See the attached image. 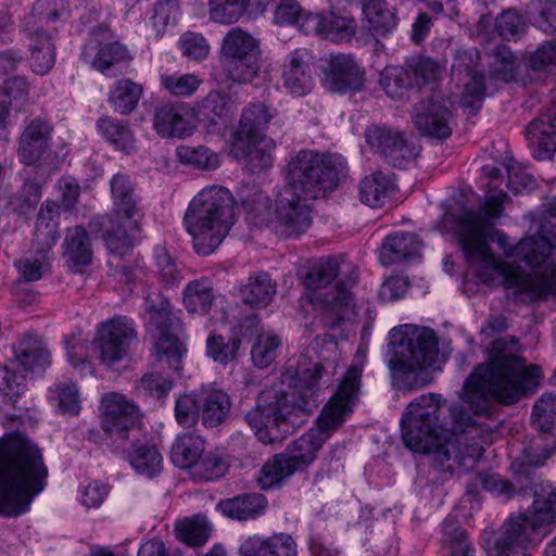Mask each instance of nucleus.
Segmentation results:
<instances>
[{"mask_svg": "<svg viewBox=\"0 0 556 556\" xmlns=\"http://www.w3.org/2000/svg\"><path fill=\"white\" fill-rule=\"evenodd\" d=\"M162 87L174 97H190L201 86L202 79L195 74H163Z\"/></svg>", "mask_w": 556, "mask_h": 556, "instance_id": "60", "label": "nucleus"}, {"mask_svg": "<svg viewBox=\"0 0 556 556\" xmlns=\"http://www.w3.org/2000/svg\"><path fill=\"white\" fill-rule=\"evenodd\" d=\"M540 376L539 366H526L522 357L507 351L506 339H496L489 363L478 365L465 382L466 401L478 403L476 414L488 412L486 399L511 405L538 383Z\"/></svg>", "mask_w": 556, "mask_h": 556, "instance_id": "6", "label": "nucleus"}, {"mask_svg": "<svg viewBox=\"0 0 556 556\" xmlns=\"http://www.w3.org/2000/svg\"><path fill=\"white\" fill-rule=\"evenodd\" d=\"M210 17L219 24H233L245 13L250 0H210Z\"/></svg>", "mask_w": 556, "mask_h": 556, "instance_id": "57", "label": "nucleus"}, {"mask_svg": "<svg viewBox=\"0 0 556 556\" xmlns=\"http://www.w3.org/2000/svg\"><path fill=\"white\" fill-rule=\"evenodd\" d=\"M58 208L53 201H46L40 206L34 235V243L38 248V253L26 255L15 262L24 281H37L43 275L47 265L46 252L56 243L59 238Z\"/></svg>", "mask_w": 556, "mask_h": 556, "instance_id": "16", "label": "nucleus"}, {"mask_svg": "<svg viewBox=\"0 0 556 556\" xmlns=\"http://www.w3.org/2000/svg\"><path fill=\"white\" fill-rule=\"evenodd\" d=\"M276 282L267 273L251 275L240 289L242 301L253 308L266 307L276 294Z\"/></svg>", "mask_w": 556, "mask_h": 556, "instance_id": "36", "label": "nucleus"}, {"mask_svg": "<svg viewBox=\"0 0 556 556\" xmlns=\"http://www.w3.org/2000/svg\"><path fill=\"white\" fill-rule=\"evenodd\" d=\"M202 422L207 428L220 425L230 410L229 396L220 390H204L199 395Z\"/></svg>", "mask_w": 556, "mask_h": 556, "instance_id": "45", "label": "nucleus"}, {"mask_svg": "<svg viewBox=\"0 0 556 556\" xmlns=\"http://www.w3.org/2000/svg\"><path fill=\"white\" fill-rule=\"evenodd\" d=\"M136 339L137 330L134 320L127 316H116L99 326L94 344L101 362L111 366L127 355Z\"/></svg>", "mask_w": 556, "mask_h": 556, "instance_id": "19", "label": "nucleus"}, {"mask_svg": "<svg viewBox=\"0 0 556 556\" xmlns=\"http://www.w3.org/2000/svg\"><path fill=\"white\" fill-rule=\"evenodd\" d=\"M240 345L241 340L238 338L225 341L222 336L212 334L207 338L206 351L215 362L228 364L237 357Z\"/></svg>", "mask_w": 556, "mask_h": 556, "instance_id": "64", "label": "nucleus"}, {"mask_svg": "<svg viewBox=\"0 0 556 556\" xmlns=\"http://www.w3.org/2000/svg\"><path fill=\"white\" fill-rule=\"evenodd\" d=\"M205 452V441L193 433L178 435L172 445L170 458L175 466L192 469L195 463Z\"/></svg>", "mask_w": 556, "mask_h": 556, "instance_id": "43", "label": "nucleus"}, {"mask_svg": "<svg viewBox=\"0 0 556 556\" xmlns=\"http://www.w3.org/2000/svg\"><path fill=\"white\" fill-rule=\"evenodd\" d=\"M527 137L539 160L551 159L556 151V105L546 108L527 126Z\"/></svg>", "mask_w": 556, "mask_h": 556, "instance_id": "25", "label": "nucleus"}, {"mask_svg": "<svg viewBox=\"0 0 556 556\" xmlns=\"http://www.w3.org/2000/svg\"><path fill=\"white\" fill-rule=\"evenodd\" d=\"M442 547L447 556H475V548L458 521L446 518L442 523Z\"/></svg>", "mask_w": 556, "mask_h": 556, "instance_id": "48", "label": "nucleus"}, {"mask_svg": "<svg viewBox=\"0 0 556 556\" xmlns=\"http://www.w3.org/2000/svg\"><path fill=\"white\" fill-rule=\"evenodd\" d=\"M41 199V182L25 178L23 186L10 197L8 210L18 216H27L35 210Z\"/></svg>", "mask_w": 556, "mask_h": 556, "instance_id": "49", "label": "nucleus"}, {"mask_svg": "<svg viewBox=\"0 0 556 556\" xmlns=\"http://www.w3.org/2000/svg\"><path fill=\"white\" fill-rule=\"evenodd\" d=\"M346 162L339 154L301 150L287 165L288 185L276 200V227L286 237L305 232L312 224L309 200L325 198L339 186Z\"/></svg>", "mask_w": 556, "mask_h": 556, "instance_id": "2", "label": "nucleus"}, {"mask_svg": "<svg viewBox=\"0 0 556 556\" xmlns=\"http://www.w3.org/2000/svg\"><path fill=\"white\" fill-rule=\"evenodd\" d=\"M325 85L332 92L359 91L364 72L350 55H331L325 70Z\"/></svg>", "mask_w": 556, "mask_h": 556, "instance_id": "24", "label": "nucleus"}, {"mask_svg": "<svg viewBox=\"0 0 556 556\" xmlns=\"http://www.w3.org/2000/svg\"><path fill=\"white\" fill-rule=\"evenodd\" d=\"M404 444L432 456V468L451 477L456 468H472L481 458L490 433L478 424L470 409L451 405L434 393L412 401L401 418Z\"/></svg>", "mask_w": 556, "mask_h": 556, "instance_id": "1", "label": "nucleus"}, {"mask_svg": "<svg viewBox=\"0 0 556 556\" xmlns=\"http://www.w3.org/2000/svg\"><path fill=\"white\" fill-rule=\"evenodd\" d=\"M554 249H556V223L542 224L538 235L521 239L508 255L535 268L545 263Z\"/></svg>", "mask_w": 556, "mask_h": 556, "instance_id": "23", "label": "nucleus"}, {"mask_svg": "<svg viewBox=\"0 0 556 556\" xmlns=\"http://www.w3.org/2000/svg\"><path fill=\"white\" fill-rule=\"evenodd\" d=\"M101 428L109 435L111 445L128 448V440L141 434L138 406L124 394L108 392L101 399Z\"/></svg>", "mask_w": 556, "mask_h": 556, "instance_id": "15", "label": "nucleus"}, {"mask_svg": "<svg viewBox=\"0 0 556 556\" xmlns=\"http://www.w3.org/2000/svg\"><path fill=\"white\" fill-rule=\"evenodd\" d=\"M445 219L453 224L454 233L457 238L466 262L477 271L479 279L484 283H491L494 280L495 274L502 278L501 270L486 264V262H471L464 247L466 238L470 240L477 229L479 227H483V241L488 247L489 252L497 260L488 243L489 240H493L496 241L501 248H503L506 256L510 257L508 253H511L514 247L508 243L507 236L502 231L494 229L492 222H489L480 212H473V210H464L459 215L447 213L445 214ZM501 262L503 261L501 260Z\"/></svg>", "mask_w": 556, "mask_h": 556, "instance_id": "13", "label": "nucleus"}, {"mask_svg": "<svg viewBox=\"0 0 556 556\" xmlns=\"http://www.w3.org/2000/svg\"><path fill=\"white\" fill-rule=\"evenodd\" d=\"M285 452L275 454L262 467L257 477V484L262 490L271 489L275 485L282 484L300 470Z\"/></svg>", "mask_w": 556, "mask_h": 556, "instance_id": "42", "label": "nucleus"}, {"mask_svg": "<svg viewBox=\"0 0 556 556\" xmlns=\"http://www.w3.org/2000/svg\"><path fill=\"white\" fill-rule=\"evenodd\" d=\"M66 262L75 269L88 266L92 261V249L88 232L81 226L71 228L65 237Z\"/></svg>", "mask_w": 556, "mask_h": 556, "instance_id": "40", "label": "nucleus"}, {"mask_svg": "<svg viewBox=\"0 0 556 556\" xmlns=\"http://www.w3.org/2000/svg\"><path fill=\"white\" fill-rule=\"evenodd\" d=\"M214 302L212 282L199 279L189 282L184 291V305L189 313L205 315Z\"/></svg>", "mask_w": 556, "mask_h": 556, "instance_id": "47", "label": "nucleus"}, {"mask_svg": "<svg viewBox=\"0 0 556 556\" xmlns=\"http://www.w3.org/2000/svg\"><path fill=\"white\" fill-rule=\"evenodd\" d=\"M236 201L223 186L202 189L190 202L184 225L199 255L212 254L236 223Z\"/></svg>", "mask_w": 556, "mask_h": 556, "instance_id": "7", "label": "nucleus"}, {"mask_svg": "<svg viewBox=\"0 0 556 556\" xmlns=\"http://www.w3.org/2000/svg\"><path fill=\"white\" fill-rule=\"evenodd\" d=\"M527 66L534 78L545 77L556 68V39L541 43L535 51L529 53Z\"/></svg>", "mask_w": 556, "mask_h": 556, "instance_id": "51", "label": "nucleus"}, {"mask_svg": "<svg viewBox=\"0 0 556 556\" xmlns=\"http://www.w3.org/2000/svg\"><path fill=\"white\" fill-rule=\"evenodd\" d=\"M227 470L228 464L222 456L205 451L190 471L194 479L211 481L223 477Z\"/></svg>", "mask_w": 556, "mask_h": 556, "instance_id": "58", "label": "nucleus"}, {"mask_svg": "<svg viewBox=\"0 0 556 556\" xmlns=\"http://www.w3.org/2000/svg\"><path fill=\"white\" fill-rule=\"evenodd\" d=\"M366 142L394 167L403 168L416 156L404 134L388 127L370 126L365 132Z\"/></svg>", "mask_w": 556, "mask_h": 556, "instance_id": "22", "label": "nucleus"}, {"mask_svg": "<svg viewBox=\"0 0 556 556\" xmlns=\"http://www.w3.org/2000/svg\"><path fill=\"white\" fill-rule=\"evenodd\" d=\"M143 88L130 79L117 80L109 93V103L115 112L127 115L136 110Z\"/></svg>", "mask_w": 556, "mask_h": 556, "instance_id": "46", "label": "nucleus"}, {"mask_svg": "<svg viewBox=\"0 0 556 556\" xmlns=\"http://www.w3.org/2000/svg\"><path fill=\"white\" fill-rule=\"evenodd\" d=\"M465 250L471 262L484 261L498 268L502 274V286L510 290L515 301L533 303L556 295V260L552 263L549 275H531L519 266L496 260L483 241V227H479L470 241L466 238Z\"/></svg>", "mask_w": 556, "mask_h": 556, "instance_id": "10", "label": "nucleus"}, {"mask_svg": "<svg viewBox=\"0 0 556 556\" xmlns=\"http://www.w3.org/2000/svg\"><path fill=\"white\" fill-rule=\"evenodd\" d=\"M128 448L112 447L115 453L124 455L137 472L148 477L161 472L163 457L155 446L139 444V437H134V440H128Z\"/></svg>", "mask_w": 556, "mask_h": 556, "instance_id": "30", "label": "nucleus"}, {"mask_svg": "<svg viewBox=\"0 0 556 556\" xmlns=\"http://www.w3.org/2000/svg\"><path fill=\"white\" fill-rule=\"evenodd\" d=\"M379 83L386 93L392 99H402L414 87L412 75L406 64L403 66L391 65L380 73Z\"/></svg>", "mask_w": 556, "mask_h": 556, "instance_id": "50", "label": "nucleus"}, {"mask_svg": "<svg viewBox=\"0 0 556 556\" xmlns=\"http://www.w3.org/2000/svg\"><path fill=\"white\" fill-rule=\"evenodd\" d=\"M362 380V369L352 365L345 372L336 393L324 406L317 419V427L313 430L327 434V439L350 416L358 402Z\"/></svg>", "mask_w": 556, "mask_h": 556, "instance_id": "17", "label": "nucleus"}, {"mask_svg": "<svg viewBox=\"0 0 556 556\" xmlns=\"http://www.w3.org/2000/svg\"><path fill=\"white\" fill-rule=\"evenodd\" d=\"M421 248V241L415 232L400 231L388 236L380 249V261L391 265L416 256Z\"/></svg>", "mask_w": 556, "mask_h": 556, "instance_id": "33", "label": "nucleus"}, {"mask_svg": "<svg viewBox=\"0 0 556 556\" xmlns=\"http://www.w3.org/2000/svg\"><path fill=\"white\" fill-rule=\"evenodd\" d=\"M241 556H298L295 543L288 534L262 540L249 538L240 547Z\"/></svg>", "mask_w": 556, "mask_h": 556, "instance_id": "34", "label": "nucleus"}, {"mask_svg": "<svg viewBox=\"0 0 556 556\" xmlns=\"http://www.w3.org/2000/svg\"><path fill=\"white\" fill-rule=\"evenodd\" d=\"M313 56L307 49H296L287 55L282 78L283 85L294 96L308 93L314 85L311 64Z\"/></svg>", "mask_w": 556, "mask_h": 556, "instance_id": "26", "label": "nucleus"}, {"mask_svg": "<svg viewBox=\"0 0 556 556\" xmlns=\"http://www.w3.org/2000/svg\"><path fill=\"white\" fill-rule=\"evenodd\" d=\"M555 450L534 442L514 463L518 482H528L520 491L529 488L533 503L529 511L505 521L489 556H531L529 549L551 533L556 523V488L539 481L535 469L543 466Z\"/></svg>", "mask_w": 556, "mask_h": 556, "instance_id": "3", "label": "nucleus"}, {"mask_svg": "<svg viewBox=\"0 0 556 556\" xmlns=\"http://www.w3.org/2000/svg\"><path fill=\"white\" fill-rule=\"evenodd\" d=\"M325 371L324 364L315 363L296 375L293 390L270 387L260 393L244 419L262 443L281 442L305 422L318 406L316 392Z\"/></svg>", "mask_w": 556, "mask_h": 556, "instance_id": "4", "label": "nucleus"}, {"mask_svg": "<svg viewBox=\"0 0 556 556\" xmlns=\"http://www.w3.org/2000/svg\"><path fill=\"white\" fill-rule=\"evenodd\" d=\"M53 132L54 125L49 118H27L17 141L20 161L27 166L42 164L51 152Z\"/></svg>", "mask_w": 556, "mask_h": 556, "instance_id": "20", "label": "nucleus"}, {"mask_svg": "<svg viewBox=\"0 0 556 556\" xmlns=\"http://www.w3.org/2000/svg\"><path fill=\"white\" fill-rule=\"evenodd\" d=\"M153 353L156 361L166 365L170 370L180 374L181 359L187 354L185 343L174 333L161 334L154 338Z\"/></svg>", "mask_w": 556, "mask_h": 556, "instance_id": "44", "label": "nucleus"}, {"mask_svg": "<svg viewBox=\"0 0 556 556\" xmlns=\"http://www.w3.org/2000/svg\"><path fill=\"white\" fill-rule=\"evenodd\" d=\"M516 58L506 46H498L492 50L490 74L493 78L508 83L515 78Z\"/></svg>", "mask_w": 556, "mask_h": 556, "instance_id": "62", "label": "nucleus"}, {"mask_svg": "<svg viewBox=\"0 0 556 556\" xmlns=\"http://www.w3.org/2000/svg\"><path fill=\"white\" fill-rule=\"evenodd\" d=\"M219 60L227 76L239 84L251 81L260 71V41L240 27L224 36Z\"/></svg>", "mask_w": 556, "mask_h": 556, "instance_id": "14", "label": "nucleus"}, {"mask_svg": "<svg viewBox=\"0 0 556 556\" xmlns=\"http://www.w3.org/2000/svg\"><path fill=\"white\" fill-rule=\"evenodd\" d=\"M495 30L506 41H518L528 30L526 18L515 9L503 11L495 20Z\"/></svg>", "mask_w": 556, "mask_h": 556, "instance_id": "55", "label": "nucleus"}, {"mask_svg": "<svg viewBox=\"0 0 556 556\" xmlns=\"http://www.w3.org/2000/svg\"><path fill=\"white\" fill-rule=\"evenodd\" d=\"M41 448L20 433L0 438V515L15 518L30 508L47 485Z\"/></svg>", "mask_w": 556, "mask_h": 556, "instance_id": "5", "label": "nucleus"}, {"mask_svg": "<svg viewBox=\"0 0 556 556\" xmlns=\"http://www.w3.org/2000/svg\"><path fill=\"white\" fill-rule=\"evenodd\" d=\"M414 124L421 135L442 140L452 135L453 115L439 102H422L414 116Z\"/></svg>", "mask_w": 556, "mask_h": 556, "instance_id": "27", "label": "nucleus"}, {"mask_svg": "<svg viewBox=\"0 0 556 556\" xmlns=\"http://www.w3.org/2000/svg\"><path fill=\"white\" fill-rule=\"evenodd\" d=\"M198 117L201 121H208L217 124L230 115L229 98L219 91H211L198 104Z\"/></svg>", "mask_w": 556, "mask_h": 556, "instance_id": "52", "label": "nucleus"}, {"mask_svg": "<svg viewBox=\"0 0 556 556\" xmlns=\"http://www.w3.org/2000/svg\"><path fill=\"white\" fill-rule=\"evenodd\" d=\"M176 532L182 542L191 546H199L207 541L211 526L206 517L197 515L180 521L176 526Z\"/></svg>", "mask_w": 556, "mask_h": 556, "instance_id": "56", "label": "nucleus"}, {"mask_svg": "<svg viewBox=\"0 0 556 556\" xmlns=\"http://www.w3.org/2000/svg\"><path fill=\"white\" fill-rule=\"evenodd\" d=\"M327 440V434H321L318 430L309 429L296 440L290 442L285 448L286 455L291 459L300 472L315 462L317 454Z\"/></svg>", "mask_w": 556, "mask_h": 556, "instance_id": "31", "label": "nucleus"}, {"mask_svg": "<svg viewBox=\"0 0 556 556\" xmlns=\"http://www.w3.org/2000/svg\"><path fill=\"white\" fill-rule=\"evenodd\" d=\"M176 155L182 164L198 169H216L220 164L218 154L204 146H179Z\"/></svg>", "mask_w": 556, "mask_h": 556, "instance_id": "54", "label": "nucleus"}, {"mask_svg": "<svg viewBox=\"0 0 556 556\" xmlns=\"http://www.w3.org/2000/svg\"><path fill=\"white\" fill-rule=\"evenodd\" d=\"M274 112L264 103H251L243 109L239 126L233 135L231 153L244 155L249 144L258 143L267 129Z\"/></svg>", "mask_w": 556, "mask_h": 556, "instance_id": "21", "label": "nucleus"}, {"mask_svg": "<svg viewBox=\"0 0 556 556\" xmlns=\"http://www.w3.org/2000/svg\"><path fill=\"white\" fill-rule=\"evenodd\" d=\"M146 309L153 338L173 332L174 315L167 298L161 293H150L146 298Z\"/></svg>", "mask_w": 556, "mask_h": 556, "instance_id": "41", "label": "nucleus"}, {"mask_svg": "<svg viewBox=\"0 0 556 556\" xmlns=\"http://www.w3.org/2000/svg\"><path fill=\"white\" fill-rule=\"evenodd\" d=\"M395 185L390 175L375 172L366 176L359 184V197L370 207L382 206L394 193Z\"/></svg>", "mask_w": 556, "mask_h": 556, "instance_id": "38", "label": "nucleus"}, {"mask_svg": "<svg viewBox=\"0 0 556 556\" xmlns=\"http://www.w3.org/2000/svg\"><path fill=\"white\" fill-rule=\"evenodd\" d=\"M186 110L179 104L165 102L154 110L153 127L163 138H184L193 132Z\"/></svg>", "mask_w": 556, "mask_h": 556, "instance_id": "28", "label": "nucleus"}, {"mask_svg": "<svg viewBox=\"0 0 556 556\" xmlns=\"http://www.w3.org/2000/svg\"><path fill=\"white\" fill-rule=\"evenodd\" d=\"M81 58L93 70L106 76H115L114 72L119 65H128L131 55L128 49L114 40L113 31L106 24H100L92 28L88 43L85 45Z\"/></svg>", "mask_w": 556, "mask_h": 556, "instance_id": "18", "label": "nucleus"}, {"mask_svg": "<svg viewBox=\"0 0 556 556\" xmlns=\"http://www.w3.org/2000/svg\"><path fill=\"white\" fill-rule=\"evenodd\" d=\"M267 504L266 497L261 493H243L219 501L217 508L228 518L242 521L262 516Z\"/></svg>", "mask_w": 556, "mask_h": 556, "instance_id": "32", "label": "nucleus"}, {"mask_svg": "<svg viewBox=\"0 0 556 556\" xmlns=\"http://www.w3.org/2000/svg\"><path fill=\"white\" fill-rule=\"evenodd\" d=\"M30 66L35 74L46 75L55 63V47L52 38L43 30L29 33Z\"/></svg>", "mask_w": 556, "mask_h": 556, "instance_id": "37", "label": "nucleus"}, {"mask_svg": "<svg viewBox=\"0 0 556 556\" xmlns=\"http://www.w3.org/2000/svg\"><path fill=\"white\" fill-rule=\"evenodd\" d=\"M144 213L138 195L113 202L110 214L98 215L89 222L91 232H100L111 254L124 256L140 241Z\"/></svg>", "mask_w": 556, "mask_h": 556, "instance_id": "11", "label": "nucleus"}, {"mask_svg": "<svg viewBox=\"0 0 556 556\" xmlns=\"http://www.w3.org/2000/svg\"><path fill=\"white\" fill-rule=\"evenodd\" d=\"M306 22L307 26H312L317 34L333 42L350 41L357 29V23L353 17L340 16L334 13L307 14Z\"/></svg>", "mask_w": 556, "mask_h": 556, "instance_id": "29", "label": "nucleus"}, {"mask_svg": "<svg viewBox=\"0 0 556 556\" xmlns=\"http://www.w3.org/2000/svg\"><path fill=\"white\" fill-rule=\"evenodd\" d=\"M13 353L10 366L0 369V422L4 427L21 421L23 412L28 409L25 403L18 404L26 388L25 374L50 364V353L36 334L21 336L13 345Z\"/></svg>", "mask_w": 556, "mask_h": 556, "instance_id": "8", "label": "nucleus"}, {"mask_svg": "<svg viewBox=\"0 0 556 556\" xmlns=\"http://www.w3.org/2000/svg\"><path fill=\"white\" fill-rule=\"evenodd\" d=\"M556 415V395L543 394L533 406L532 425L543 434L549 433L554 428Z\"/></svg>", "mask_w": 556, "mask_h": 556, "instance_id": "63", "label": "nucleus"}, {"mask_svg": "<svg viewBox=\"0 0 556 556\" xmlns=\"http://www.w3.org/2000/svg\"><path fill=\"white\" fill-rule=\"evenodd\" d=\"M393 357L389 361L391 370L407 376L432 367L439 356V338L428 327L412 325L393 328L389 336Z\"/></svg>", "mask_w": 556, "mask_h": 556, "instance_id": "12", "label": "nucleus"}, {"mask_svg": "<svg viewBox=\"0 0 556 556\" xmlns=\"http://www.w3.org/2000/svg\"><path fill=\"white\" fill-rule=\"evenodd\" d=\"M407 70L412 75L413 85L421 87L435 81L442 72L439 62L430 56L418 55L405 61Z\"/></svg>", "mask_w": 556, "mask_h": 556, "instance_id": "53", "label": "nucleus"}, {"mask_svg": "<svg viewBox=\"0 0 556 556\" xmlns=\"http://www.w3.org/2000/svg\"><path fill=\"white\" fill-rule=\"evenodd\" d=\"M97 129L115 150L126 154L135 152V136L127 122L103 115L97 121Z\"/></svg>", "mask_w": 556, "mask_h": 556, "instance_id": "35", "label": "nucleus"}, {"mask_svg": "<svg viewBox=\"0 0 556 556\" xmlns=\"http://www.w3.org/2000/svg\"><path fill=\"white\" fill-rule=\"evenodd\" d=\"M281 340L271 333H262L257 337L251 350L252 361L260 368L268 367L277 357Z\"/></svg>", "mask_w": 556, "mask_h": 556, "instance_id": "61", "label": "nucleus"}, {"mask_svg": "<svg viewBox=\"0 0 556 556\" xmlns=\"http://www.w3.org/2000/svg\"><path fill=\"white\" fill-rule=\"evenodd\" d=\"M362 11L370 30L384 36L397 25L396 12L386 0H362Z\"/></svg>", "mask_w": 556, "mask_h": 556, "instance_id": "39", "label": "nucleus"}, {"mask_svg": "<svg viewBox=\"0 0 556 556\" xmlns=\"http://www.w3.org/2000/svg\"><path fill=\"white\" fill-rule=\"evenodd\" d=\"M339 274V261L328 257L320 260L303 280L305 289L311 292V302L329 318L331 327L355 315V296L352 290L358 283V270L352 267L344 278L332 285Z\"/></svg>", "mask_w": 556, "mask_h": 556, "instance_id": "9", "label": "nucleus"}, {"mask_svg": "<svg viewBox=\"0 0 556 556\" xmlns=\"http://www.w3.org/2000/svg\"><path fill=\"white\" fill-rule=\"evenodd\" d=\"M173 388V379L169 374L149 372L137 381L135 390L138 396L165 397Z\"/></svg>", "mask_w": 556, "mask_h": 556, "instance_id": "59", "label": "nucleus"}]
</instances>
